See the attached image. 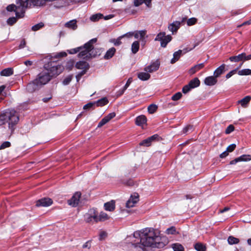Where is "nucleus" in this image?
<instances>
[{"instance_id": "f257e3e1", "label": "nucleus", "mask_w": 251, "mask_h": 251, "mask_svg": "<svg viewBox=\"0 0 251 251\" xmlns=\"http://www.w3.org/2000/svg\"><path fill=\"white\" fill-rule=\"evenodd\" d=\"M133 236L138 238V241L132 243L134 247H151L152 248H162L168 243L166 237L160 236L159 231L157 229L149 227L142 229L140 231H135Z\"/></svg>"}, {"instance_id": "f03ea898", "label": "nucleus", "mask_w": 251, "mask_h": 251, "mask_svg": "<svg viewBox=\"0 0 251 251\" xmlns=\"http://www.w3.org/2000/svg\"><path fill=\"white\" fill-rule=\"evenodd\" d=\"M19 121V114L14 109L6 110L0 114V126L8 123L10 134L14 132Z\"/></svg>"}, {"instance_id": "7ed1b4c3", "label": "nucleus", "mask_w": 251, "mask_h": 251, "mask_svg": "<svg viewBox=\"0 0 251 251\" xmlns=\"http://www.w3.org/2000/svg\"><path fill=\"white\" fill-rule=\"evenodd\" d=\"M36 0H18L17 5L14 4L9 5L6 9L8 11H15L17 18H21L24 16L26 9L29 4H32L34 6H40L41 5L36 4Z\"/></svg>"}, {"instance_id": "20e7f679", "label": "nucleus", "mask_w": 251, "mask_h": 251, "mask_svg": "<svg viewBox=\"0 0 251 251\" xmlns=\"http://www.w3.org/2000/svg\"><path fill=\"white\" fill-rule=\"evenodd\" d=\"M51 78L49 72L44 70L37 75L34 80L27 84L26 89L30 92H34L47 84Z\"/></svg>"}, {"instance_id": "39448f33", "label": "nucleus", "mask_w": 251, "mask_h": 251, "mask_svg": "<svg viewBox=\"0 0 251 251\" xmlns=\"http://www.w3.org/2000/svg\"><path fill=\"white\" fill-rule=\"evenodd\" d=\"M97 41V38H93L84 44L82 47L81 50L79 51L78 57L88 60L92 58L90 51L93 49V44L95 43Z\"/></svg>"}, {"instance_id": "423d86ee", "label": "nucleus", "mask_w": 251, "mask_h": 251, "mask_svg": "<svg viewBox=\"0 0 251 251\" xmlns=\"http://www.w3.org/2000/svg\"><path fill=\"white\" fill-rule=\"evenodd\" d=\"M45 71L49 72L50 76L53 77L59 75L64 70V67L58 64L56 61H50L44 65Z\"/></svg>"}, {"instance_id": "0eeeda50", "label": "nucleus", "mask_w": 251, "mask_h": 251, "mask_svg": "<svg viewBox=\"0 0 251 251\" xmlns=\"http://www.w3.org/2000/svg\"><path fill=\"white\" fill-rule=\"evenodd\" d=\"M98 212L95 208H91L89 209L87 213L84 215V220L86 223H98L97 217Z\"/></svg>"}, {"instance_id": "6e6552de", "label": "nucleus", "mask_w": 251, "mask_h": 251, "mask_svg": "<svg viewBox=\"0 0 251 251\" xmlns=\"http://www.w3.org/2000/svg\"><path fill=\"white\" fill-rule=\"evenodd\" d=\"M200 85V81L198 78L195 77L190 81L187 85H185L182 88V92L186 94L189 92L192 89L199 86Z\"/></svg>"}, {"instance_id": "1a4fd4ad", "label": "nucleus", "mask_w": 251, "mask_h": 251, "mask_svg": "<svg viewBox=\"0 0 251 251\" xmlns=\"http://www.w3.org/2000/svg\"><path fill=\"white\" fill-rule=\"evenodd\" d=\"M81 196V194L80 192H75L71 199L68 200V204L72 207H76L79 203Z\"/></svg>"}, {"instance_id": "9d476101", "label": "nucleus", "mask_w": 251, "mask_h": 251, "mask_svg": "<svg viewBox=\"0 0 251 251\" xmlns=\"http://www.w3.org/2000/svg\"><path fill=\"white\" fill-rule=\"evenodd\" d=\"M53 203L52 199L49 198H43L36 201V206L37 207H47Z\"/></svg>"}, {"instance_id": "9b49d317", "label": "nucleus", "mask_w": 251, "mask_h": 251, "mask_svg": "<svg viewBox=\"0 0 251 251\" xmlns=\"http://www.w3.org/2000/svg\"><path fill=\"white\" fill-rule=\"evenodd\" d=\"M231 62H238L239 61L244 62L249 60L248 55H246V53L243 52L238 55L232 56L229 58Z\"/></svg>"}, {"instance_id": "f8f14e48", "label": "nucleus", "mask_w": 251, "mask_h": 251, "mask_svg": "<svg viewBox=\"0 0 251 251\" xmlns=\"http://www.w3.org/2000/svg\"><path fill=\"white\" fill-rule=\"evenodd\" d=\"M160 62L158 60L152 63L150 65L144 68V71L149 73H151L153 72L156 71L159 68Z\"/></svg>"}, {"instance_id": "ddd939ff", "label": "nucleus", "mask_w": 251, "mask_h": 251, "mask_svg": "<svg viewBox=\"0 0 251 251\" xmlns=\"http://www.w3.org/2000/svg\"><path fill=\"white\" fill-rule=\"evenodd\" d=\"M251 160V155L250 154H243L239 157L230 162V165L235 164L236 163L240 161H248Z\"/></svg>"}, {"instance_id": "4468645a", "label": "nucleus", "mask_w": 251, "mask_h": 251, "mask_svg": "<svg viewBox=\"0 0 251 251\" xmlns=\"http://www.w3.org/2000/svg\"><path fill=\"white\" fill-rule=\"evenodd\" d=\"M191 49L188 50V49H185L183 50H178V51L174 52L173 54V58L171 60V64H174L176 63L181 56V55L182 54V51H184V53H186L187 52L190 51Z\"/></svg>"}, {"instance_id": "2eb2a0df", "label": "nucleus", "mask_w": 251, "mask_h": 251, "mask_svg": "<svg viewBox=\"0 0 251 251\" xmlns=\"http://www.w3.org/2000/svg\"><path fill=\"white\" fill-rule=\"evenodd\" d=\"M139 201V196L138 194L136 195L131 196L129 200L126 203V206L127 207H132L134 206V205L138 201Z\"/></svg>"}, {"instance_id": "dca6fc26", "label": "nucleus", "mask_w": 251, "mask_h": 251, "mask_svg": "<svg viewBox=\"0 0 251 251\" xmlns=\"http://www.w3.org/2000/svg\"><path fill=\"white\" fill-rule=\"evenodd\" d=\"M180 26V22L179 21H175L169 25L168 28L169 30L174 34L177 31Z\"/></svg>"}, {"instance_id": "f3484780", "label": "nucleus", "mask_w": 251, "mask_h": 251, "mask_svg": "<svg viewBox=\"0 0 251 251\" xmlns=\"http://www.w3.org/2000/svg\"><path fill=\"white\" fill-rule=\"evenodd\" d=\"M205 85L208 86H213L217 82V78L214 76H210L206 77L204 80Z\"/></svg>"}, {"instance_id": "a211bd4d", "label": "nucleus", "mask_w": 251, "mask_h": 251, "mask_svg": "<svg viewBox=\"0 0 251 251\" xmlns=\"http://www.w3.org/2000/svg\"><path fill=\"white\" fill-rule=\"evenodd\" d=\"M75 67L77 69H81L83 70L87 71L89 69L90 66L89 64L86 61H80L76 63Z\"/></svg>"}, {"instance_id": "6ab92c4d", "label": "nucleus", "mask_w": 251, "mask_h": 251, "mask_svg": "<svg viewBox=\"0 0 251 251\" xmlns=\"http://www.w3.org/2000/svg\"><path fill=\"white\" fill-rule=\"evenodd\" d=\"M204 67V63H201L197 65H195L193 67L191 68L188 72L189 74L191 75H194L198 71L201 70Z\"/></svg>"}, {"instance_id": "aec40b11", "label": "nucleus", "mask_w": 251, "mask_h": 251, "mask_svg": "<svg viewBox=\"0 0 251 251\" xmlns=\"http://www.w3.org/2000/svg\"><path fill=\"white\" fill-rule=\"evenodd\" d=\"M104 207L105 210L113 211L115 208V202L114 200L106 202L104 204Z\"/></svg>"}, {"instance_id": "412c9836", "label": "nucleus", "mask_w": 251, "mask_h": 251, "mask_svg": "<svg viewBox=\"0 0 251 251\" xmlns=\"http://www.w3.org/2000/svg\"><path fill=\"white\" fill-rule=\"evenodd\" d=\"M147 122V118L145 115H141L136 117L135 123L137 126H142Z\"/></svg>"}, {"instance_id": "4be33fe9", "label": "nucleus", "mask_w": 251, "mask_h": 251, "mask_svg": "<svg viewBox=\"0 0 251 251\" xmlns=\"http://www.w3.org/2000/svg\"><path fill=\"white\" fill-rule=\"evenodd\" d=\"M226 65L223 64L218 67L214 72V75L216 77H218L221 75L223 74L225 71Z\"/></svg>"}, {"instance_id": "5701e85b", "label": "nucleus", "mask_w": 251, "mask_h": 251, "mask_svg": "<svg viewBox=\"0 0 251 251\" xmlns=\"http://www.w3.org/2000/svg\"><path fill=\"white\" fill-rule=\"evenodd\" d=\"M76 23V20L70 21L65 24V26L73 30H75L77 28Z\"/></svg>"}, {"instance_id": "b1692460", "label": "nucleus", "mask_w": 251, "mask_h": 251, "mask_svg": "<svg viewBox=\"0 0 251 251\" xmlns=\"http://www.w3.org/2000/svg\"><path fill=\"white\" fill-rule=\"evenodd\" d=\"M151 1V0H134V5L135 6H139L144 3L148 7H150Z\"/></svg>"}, {"instance_id": "393cba45", "label": "nucleus", "mask_w": 251, "mask_h": 251, "mask_svg": "<svg viewBox=\"0 0 251 251\" xmlns=\"http://www.w3.org/2000/svg\"><path fill=\"white\" fill-rule=\"evenodd\" d=\"M138 77L141 80L146 81L149 79L151 77V75L148 72H140L137 75Z\"/></svg>"}, {"instance_id": "a878e982", "label": "nucleus", "mask_w": 251, "mask_h": 251, "mask_svg": "<svg viewBox=\"0 0 251 251\" xmlns=\"http://www.w3.org/2000/svg\"><path fill=\"white\" fill-rule=\"evenodd\" d=\"M116 52V49L112 47L109 49L106 52L104 56V58L105 59H109L112 58Z\"/></svg>"}, {"instance_id": "bb28decb", "label": "nucleus", "mask_w": 251, "mask_h": 251, "mask_svg": "<svg viewBox=\"0 0 251 251\" xmlns=\"http://www.w3.org/2000/svg\"><path fill=\"white\" fill-rule=\"evenodd\" d=\"M194 248L197 251H206V246L204 244L198 242L194 245Z\"/></svg>"}, {"instance_id": "cd10ccee", "label": "nucleus", "mask_w": 251, "mask_h": 251, "mask_svg": "<svg viewBox=\"0 0 251 251\" xmlns=\"http://www.w3.org/2000/svg\"><path fill=\"white\" fill-rule=\"evenodd\" d=\"M251 100V97L250 96H246L242 100L238 101V103H240L242 107H247L248 104L250 102Z\"/></svg>"}, {"instance_id": "c85d7f7f", "label": "nucleus", "mask_w": 251, "mask_h": 251, "mask_svg": "<svg viewBox=\"0 0 251 251\" xmlns=\"http://www.w3.org/2000/svg\"><path fill=\"white\" fill-rule=\"evenodd\" d=\"M13 74V70L11 68H8L2 70L0 74L2 76H10Z\"/></svg>"}, {"instance_id": "c756f323", "label": "nucleus", "mask_w": 251, "mask_h": 251, "mask_svg": "<svg viewBox=\"0 0 251 251\" xmlns=\"http://www.w3.org/2000/svg\"><path fill=\"white\" fill-rule=\"evenodd\" d=\"M97 217L98 218V222H100V221H104L105 220H106L108 219L109 217L108 215L103 212H101L99 215H98V213H97Z\"/></svg>"}, {"instance_id": "7c9ffc66", "label": "nucleus", "mask_w": 251, "mask_h": 251, "mask_svg": "<svg viewBox=\"0 0 251 251\" xmlns=\"http://www.w3.org/2000/svg\"><path fill=\"white\" fill-rule=\"evenodd\" d=\"M139 42L138 41H134L131 46V51L134 54L136 53L139 50Z\"/></svg>"}, {"instance_id": "2f4dec72", "label": "nucleus", "mask_w": 251, "mask_h": 251, "mask_svg": "<svg viewBox=\"0 0 251 251\" xmlns=\"http://www.w3.org/2000/svg\"><path fill=\"white\" fill-rule=\"evenodd\" d=\"M103 15L101 13H97L96 14L92 15L90 19L92 22L98 21L100 19L103 18Z\"/></svg>"}, {"instance_id": "473e14b6", "label": "nucleus", "mask_w": 251, "mask_h": 251, "mask_svg": "<svg viewBox=\"0 0 251 251\" xmlns=\"http://www.w3.org/2000/svg\"><path fill=\"white\" fill-rule=\"evenodd\" d=\"M97 106H102L108 103V100L106 98H103L96 102H95Z\"/></svg>"}, {"instance_id": "72a5a7b5", "label": "nucleus", "mask_w": 251, "mask_h": 251, "mask_svg": "<svg viewBox=\"0 0 251 251\" xmlns=\"http://www.w3.org/2000/svg\"><path fill=\"white\" fill-rule=\"evenodd\" d=\"M172 39L171 35H167L166 38L161 42V46L163 48H165L167 44L170 42Z\"/></svg>"}, {"instance_id": "f704fd0d", "label": "nucleus", "mask_w": 251, "mask_h": 251, "mask_svg": "<svg viewBox=\"0 0 251 251\" xmlns=\"http://www.w3.org/2000/svg\"><path fill=\"white\" fill-rule=\"evenodd\" d=\"M227 241L230 245L237 244L239 242V239L233 236H230L227 239Z\"/></svg>"}, {"instance_id": "c9c22d12", "label": "nucleus", "mask_w": 251, "mask_h": 251, "mask_svg": "<svg viewBox=\"0 0 251 251\" xmlns=\"http://www.w3.org/2000/svg\"><path fill=\"white\" fill-rule=\"evenodd\" d=\"M157 108L156 104H151L148 106V111L150 114H153L157 110Z\"/></svg>"}, {"instance_id": "e433bc0d", "label": "nucleus", "mask_w": 251, "mask_h": 251, "mask_svg": "<svg viewBox=\"0 0 251 251\" xmlns=\"http://www.w3.org/2000/svg\"><path fill=\"white\" fill-rule=\"evenodd\" d=\"M238 74L240 75H251V70L249 69H243L239 71Z\"/></svg>"}, {"instance_id": "4c0bfd02", "label": "nucleus", "mask_w": 251, "mask_h": 251, "mask_svg": "<svg viewBox=\"0 0 251 251\" xmlns=\"http://www.w3.org/2000/svg\"><path fill=\"white\" fill-rule=\"evenodd\" d=\"M173 248L174 251H184L183 247L179 244H173Z\"/></svg>"}, {"instance_id": "58836bf2", "label": "nucleus", "mask_w": 251, "mask_h": 251, "mask_svg": "<svg viewBox=\"0 0 251 251\" xmlns=\"http://www.w3.org/2000/svg\"><path fill=\"white\" fill-rule=\"evenodd\" d=\"M166 37L165 32H160L157 34L156 38H155V41H160L162 42V41Z\"/></svg>"}, {"instance_id": "ea45409f", "label": "nucleus", "mask_w": 251, "mask_h": 251, "mask_svg": "<svg viewBox=\"0 0 251 251\" xmlns=\"http://www.w3.org/2000/svg\"><path fill=\"white\" fill-rule=\"evenodd\" d=\"M44 26V24L42 22H41L40 23H38L34 25H33L32 27V30L33 31H37L38 30H39L40 29L42 28V27H43Z\"/></svg>"}, {"instance_id": "a19ab883", "label": "nucleus", "mask_w": 251, "mask_h": 251, "mask_svg": "<svg viewBox=\"0 0 251 251\" xmlns=\"http://www.w3.org/2000/svg\"><path fill=\"white\" fill-rule=\"evenodd\" d=\"M151 142L150 140L149 139V138H148L147 139L144 140L142 142H141L139 143L140 146H146V147H149L151 145Z\"/></svg>"}, {"instance_id": "79ce46f5", "label": "nucleus", "mask_w": 251, "mask_h": 251, "mask_svg": "<svg viewBox=\"0 0 251 251\" xmlns=\"http://www.w3.org/2000/svg\"><path fill=\"white\" fill-rule=\"evenodd\" d=\"M193 129V126L188 125L183 129L182 132L183 134H187L189 132L192 131Z\"/></svg>"}, {"instance_id": "37998d69", "label": "nucleus", "mask_w": 251, "mask_h": 251, "mask_svg": "<svg viewBox=\"0 0 251 251\" xmlns=\"http://www.w3.org/2000/svg\"><path fill=\"white\" fill-rule=\"evenodd\" d=\"M197 22V19L195 18H191L189 19L187 21V24L188 26H191L195 25Z\"/></svg>"}, {"instance_id": "c03bdc74", "label": "nucleus", "mask_w": 251, "mask_h": 251, "mask_svg": "<svg viewBox=\"0 0 251 251\" xmlns=\"http://www.w3.org/2000/svg\"><path fill=\"white\" fill-rule=\"evenodd\" d=\"M182 96V95L180 92H177L172 97V100L174 101L178 100L181 98Z\"/></svg>"}, {"instance_id": "a18cd8bd", "label": "nucleus", "mask_w": 251, "mask_h": 251, "mask_svg": "<svg viewBox=\"0 0 251 251\" xmlns=\"http://www.w3.org/2000/svg\"><path fill=\"white\" fill-rule=\"evenodd\" d=\"M176 232V229L175 226H171L168 228L166 231V233L168 234H175Z\"/></svg>"}, {"instance_id": "49530a36", "label": "nucleus", "mask_w": 251, "mask_h": 251, "mask_svg": "<svg viewBox=\"0 0 251 251\" xmlns=\"http://www.w3.org/2000/svg\"><path fill=\"white\" fill-rule=\"evenodd\" d=\"M234 130V126L232 125L228 126L225 130V133L226 134H230Z\"/></svg>"}, {"instance_id": "de8ad7c7", "label": "nucleus", "mask_w": 251, "mask_h": 251, "mask_svg": "<svg viewBox=\"0 0 251 251\" xmlns=\"http://www.w3.org/2000/svg\"><path fill=\"white\" fill-rule=\"evenodd\" d=\"M73 78L72 75H69L66 77L63 81V84L65 85H68L71 81Z\"/></svg>"}, {"instance_id": "09e8293b", "label": "nucleus", "mask_w": 251, "mask_h": 251, "mask_svg": "<svg viewBox=\"0 0 251 251\" xmlns=\"http://www.w3.org/2000/svg\"><path fill=\"white\" fill-rule=\"evenodd\" d=\"M123 38V36H121L119 37L117 39H113L112 42L115 46H119L122 44L121 39Z\"/></svg>"}, {"instance_id": "8fccbe9b", "label": "nucleus", "mask_w": 251, "mask_h": 251, "mask_svg": "<svg viewBox=\"0 0 251 251\" xmlns=\"http://www.w3.org/2000/svg\"><path fill=\"white\" fill-rule=\"evenodd\" d=\"M96 104L95 102H89L83 106V109L89 110L92 108Z\"/></svg>"}, {"instance_id": "3c124183", "label": "nucleus", "mask_w": 251, "mask_h": 251, "mask_svg": "<svg viewBox=\"0 0 251 251\" xmlns=\"http://www.w3.org/2000/svg\"><path fill=\"white\" fill-rule=\"evenodd\" d=\"M107 234L104 231H101L99 235V239L100 240H102L104 239L107 237Z\"/></svg>"}, {"instance_id": "603ef678", "label": "nucleus", "mask_w": 251, "mask_h": 251, "mask_svg": "<svg viewBox=\"0 0 251 251\" xmlns=\"http://www.w3.org/2000/svg\"><path fill=\"white\" fill-rule=\"evenodd\" d=\"M116 116V114L115 112H112L108 114L106 116L104 117L107 121L108 122L110 120L115 117Z\"/></svg>"}, {"instance_id": "864d4df0", "label": "nucleus", "mask_w": 251, "mask_h": 251, "mask_svg": "<svg viewBox=\"0 0 251 251\" xmlns=\"http://www.w3.org/2000/svg\"><path fill=\"white\" fill-rule=\"evenodd\" d=\"M16 21H17V19H16V18H15V17H11V18H9L7 20V24L9 25H12L14 24H15L16 22Z\"/></svg>"}, {"instance_id": "5fc2aeb1", "label": "nucleus", "mask_w": 251, "mask_h": 251, "mask_svg": "<svg viewBox=\"0 0 251 251\" xmlns=\"http://www.w3.org/2000/svg\"><path fill=\"white\" fill-rule=\"evenodd\" d=\"M10 145L11 144L9 142L5 141L3 142L0 146V150L4 149L6 148L9 147Z\"/></svg>"}, {"instance_id": "6e6d98bb", "label": "nucleus", "mask_w": 251, "mask_h": 251, "mask_svg": "<svg viewBox=\"0 0 251 251\" xmlns=\"http://www.w3.org/2000/svg\"><path fill=\"white\" fill-rule=\"evenodd\" d=\"M149 138L151 143L154 141H158L159 140L160 137L158 134H154Z\"/></svg>"}, {"instance_id": "4d7b16f0", "label": "nucleus", "mask_w": 251, "mask_h": 251, "mask_svg": "<svg viewBox=\"0 0 251 251\" xmlns=\"http://www.w3.org/2000/svg\"><path fill=\"white\" fill-rule=\"evenodd\" d=\"M82 49V47H78L76 48L70 50H69V53L70 54H75L78 52H79L81 49Z\"/></svg>"}, {"instance_id": "13d9d810", "label": "nucleus", "mask_w": 251, "mask_h": 251, "mask_svg": "<svg viewBox=\"0 0 251 251\" xmlns=\"http://www.w3.org/2000/svg\"><path fill=\"white\" fill-rule=\"evenodd\" d=\"M236 145L235 144H232L230 145H229L226 149V151L228 152H230L233 151L236 148Z\"/></svg>"}, {"instance_id": "bf43d9fd", "label": "nucleus", "mask_w": 251, "mask_h": 251, "mask_svg": "<svg viewBox=\"0 0 251 251\" xmlns=\"http://www.w3.org/2000/svg\"><path fill=\"white\" fill-rule=\"evenodd\" d=\"M87 71L86 70H82L81 72H80L79 73H78L76 76V79H77V81H78L81 78V77L84 75L86 74Z\"/></svg>"}, {"instance_id": "052dcab7", "label": "nucleus", "mask_w": 251, "mask_h": 251, "mask_svg": "<svg viewBox=\"0 0 251 251\" xmlns=\"http://www.w3.org/2000/svg\"><path fill=\"white\" fill-rule=\"evenodd\" d=\"M108 122L107 120H106L104 118H103L99 123L98 127H100L105 124H106Z\"/></svg>"}, {"instance_id": "680f3d73", "label": "nucleus", "mask_w": 251, "mask_h": 251, "mask_svg": "<svg viewBox=\"0 0 251 251\" xmlns=\"http://www.w3.org/2000/svg\"><path fill=\"white\" fill-rule=\"evenodd\" d=\"M67 53L65 52H61L57 53L56 55L54 56V57L57 58H61L62 57H65L67 56Z\"/></svg>"}, {"instance_id": "e2e57ef3", "label": "nucleus", "mask_w": 251, "mask_h": 251, "mask_svg": "<svg viewBox=\"0 0 251 251\" xmlns=\"http://www.w3.org/2000/svg\"><path fill=\"white\" fill-rule=\"evenodd\" d=\"M236 72H237L236 69H235V70H233L230 71L227 74H226V78L227 79L230 78L232 75L236 74Z\"/></svg>"}, {"instance_id": "0e129e2a", "label": "nucleus", "mask_w": 251, "mask_h": 251, "mask_svg": "<svg viewBox=\"0 0 251 251\" xmlns=\"http://www.w3.org/2000/svg\"><path fill=\"white\" fill-rule=\"evenodd\" d=\"M133 35H134V32H129L128 33H126V34H125L123 35H122V36H123V38L124 37H126V38H129L132 37L133 36Z\"/></svg>"}, {"instance_id": "69168bd1", "label": "nucleus", "mask_w": 251, "mask_h": 251, "mask_svg": "<svg viewBox=\"0 0 251 251\" xmlns=\"http://www.w3.org/2000/svg\"><path fill=\"white\" fill-rule=\"evenodd\" d=\"M132 81V78L131 77L129 78L128 79L126 84H125V85L123 87L124 88V89L126 90L127 88V87L129 86V85L130 84V83H131Z\"/></svg>"}, {"instance_id": "338daca9", "label": "nucleus", "mask_w": 251, "mask_h": 251, "mask_svg": "<svg viewBox=\"0 0 251 251\" xmlns=\"http://www.w3.org/2000/svg\"><path fill=\"white\" fill-rule=\"evenodd\" d=\"M26 45V42L25 41V39H23L21 40L20 44L19 45V49H23L25 47Z\"/></svg>"}, {"instance_id": "774afa93", "label": "nucleus", "mask_w": 251, "mask_h": 251, "mask_svg": "<svg viewBox=\"0 0 251 251\" xmlns=\"http://www.w3.org/2000/svg\"><path fill=\"white\" fill-rule=\"evenodd\" d=\"M138 33L140 35V38L141 39H143L144 37L146 34V30H140L138 31Z\"/></svg>"}]
</instances>
